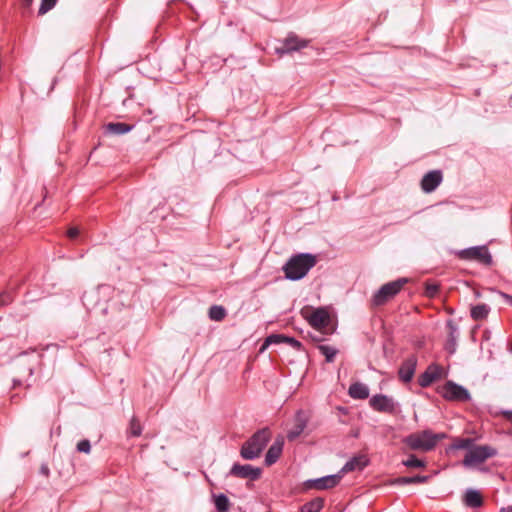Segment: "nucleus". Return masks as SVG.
Listing matches in <instances>:
<instances>
[{
    "mask_svg": "<svg viewBox=\"0 0 512 512\" xmlns=\"http://www.w3.org/2000/svg\"><path fill=\"white\" fill-rule=\"evenodd\" d=\"M463 504L466 507L472 508V509H478L482 507L484 500L481 492L474 488H468L466 489L464 495H463Z\"/></svg>",
    "mask_w": 512,
    "mask_h": 512,
    "instance_id": "a211bd4d",
    "label": "nucleus"
},
{
    "mask_svg": "<svg viewBox=\"0 0 512 512\" xmlns=\"http://www.w3.org/2000/svg\"><path fill=\"white\" fill-rule=\"evenodd\" d=\"M324 507V499L316 497L300 508V512H320Z\"/></svg>",
    "mask_w": 512,
    "mask_h": 512,
    "instance_id": "bb28decb",
    "label": "nucleus"
},
{
    "mask_svg": "<svg viewBox=\"0 0 512 512\" xmlns=\"http://www.w3.org/2000/svg\"><path fill=\"white\" fill-rule=\"evenodd\" d=\"M500 512H512V506L503 507Z\"/></svg>",
    "mask_w": 512,
    "mask_h": 512,
    "instance_id": "79ce46f5",
    "label": "nucleus"
},
{
    "mask_svg": "<svg viewBox=\"0 0 512 512\" xmlns=\"http://www.w3.org/2000/svg\"><path fill=\"white\" fill-rule=\"evenodd\" d=\"M133 129V125H129L123 122H110L105 126L106 133L114 135H123L130 132Z\"/></svg>",
    "mask_w": 512,
    "mask_h": 512,
    "instance_id": "4be33fe9",
    "label": "nucleus"
},
{
    "mask_svg": "<svg viewBox=\"0 0 512 512\" xmlns=\"http://www.w3.org/2000/svg\"><path fill=\"white\" fill-rule=\"evenodd\" d=\"M384 304V285L379 287L372 300V306L378 307Z\"/></svg>",
    "mask_w": 512,
    "mask_h": 512,
    "instance_id": "72a5a7b5",
    "label": "nucleus"
},
{
    "mask_svg": "<svg viewBox=\"0 0 512 512\" xmlns=\"http://www.w3.org/2000/svg\"><path fill=\"white\" fill-rule=\"evenodd\" d=\"M439 291V285L436 283H429L427 282L425 284V295L427 297L433 298Z\"/></svg>",
    "mask_w": 512,
    "mask_h": 512,
    "instance_id": "f704fd0d",
    "label": "nucleus"
},
{
    "mask_svg": "<svg viewBox=\"0 0 512 512\" xmlns=\"http://www.w3.org/2000/svg\"><path fill=\"white\" fill-rule=\"evenodd\" d=\"M446 326L449 330L447 340L445 343V350L450 355H453L456 352L457 349V340L459 337V330L458 326L453 320H448L446 323Z\"/></svg>",
    "mask_w": 512,
    "mask_h": 512,
    "instance_id": "4468645a",
    "label": "nucleus"
},
{
    "mask_svg": "<svg viewBox=\"0 0 512 512\" xmlns=\"http://www.w3.org/2000/svg\"><path fill=\"white\" fill-rule=\"evenodd\" d=\"M226 315V309L221 305H213L209 308L208 316L213 321H222Z\"/></svg>",
    "mask_w": 512,
    "mask_h": 512,
    "instance_id": "cd10ccee",
    "label": "nucleus"
},
{
    "mask_svg": "<svg viewBox=\"0 0 512 512\" xmlns=\"http://www.w3.org/2000/svg\"><path fill=\"white\" fill-rule=\"evenodd\" d=\"M79 229L76 227H72L67 231V235L70 239H75L79 235Z\"/></svg>",
    "mask_w": 512,
    "mask_h": 512,
    "instance_id": "58836bf2",
    "label": "nucleus"
},
{
    "mask_svg": "<svg viewBox=\"0 0 512 512\" xmlns=\"http://www.w3.org/2000/svg\"><path fill=\"white\" fill-rule=\"evenodd\" d=\"M409 282V278L401 277L395 281L386 283V300L394 297L400 292L405 284Z\"/></svg>",
    "mask_w": 512,
    "mask_h": 512,
    "instance_id": "412c9836",
    "label": "nucleus"
},
{
    "mask_svg": "<svg viewBox=\"0 0 512 512\" xmlns=\"http://www.w3.org/2000/svg\"><path fill=\"white\" fill-rule=\"evenodd\" d=\"M490 310L489 305L481 303L471 307L470 315L473 320L479 321L487 318Z\"/></svg>",
    "mask_w": 512,
    "mask_h": 512,
    "instance_id": "b1692460",
    "label": "nucleus"
},
{
    "mask_svg": "<svg viewBox=\"0 0 512 512\" xmlns=\"http://www.w3.org/2000/svg\"><path fill=\"white\" fill-rule=\"evenodd\" d=\"M40 472H41V474H43L44 476L47 477V476H49L50 470L47 465L43 464L40 468Z\"/></svg>",
    "mask_w": 512,
    "mask_h": 512,
    "instance_id": "a19ab883",
    "label": "nucleus"
},
{
    "mask_svg": "<svg viewBox=\"0 0 512 512\" xmlns=\"http://www.w3.org/2000/svg\"><path fill=\"white\" fill-rule=\"evenodd\" d=\"M318 350L320 353L325 356V360L328 363H331L334 361L335 356L338 353V350L335 347L329 346V345H319Z\"/></svg>",
    "mask_w": 512,
    "mask_h": 512,
    "instance_id": "c85d7f7f",
    "label": "nucleus"
},
{
    "mask_svg": "<svg viewBox=\"0 0 512 512\" xmlns=\"http://www.w3.org/2000/svg\"><path fill=\"white\" fill-rule=\"evenodd\" d=\"M214 505L218 512H228L230 510V500L229 498L223 494L213 495Z\"/></svg>",
    "mask_w": 512,
    "mask_h": 512,
    "instance_id": "a878e982",
    "label": "nucleus"
},
{
    "mask_svg": "<svg viewBox=\"0 0 512 512\" xmlns=\"http://www.w3.org/2000/svg\"><path fill=\"white\" fill-rule=\"evenodd\" d=\"M307 44L308 42L306 40H301L296 35H290L284 40L283 46L277 48L276 51L279 54L290 53L306 47Z\"/></svg>",
    "mask_w": 512,
    "mask_h": 512,
    "instance_id": "f3484780",
    "label": "nucleus"
},
{
    "mask_svg": "<svg viewBox=\"0 0 512 512\" xmlns=\"http://www.w3.org/2000/svg\"><path fill=\"white\" fill-rule=\"evenodd\" d=\"M341 481V474L327 475L321 478L309 479L304 482L306 490H328L336 487Z\"/></svg>",
    "mask_w": 512,
    "mask_h": 512,
    "instance_id": "6e6552de",
    "label": "nucleus"
},
{
    "mask_svg": "<svg viewBox=\"0 0 512 512\" xmlns=\"http://www.w3.org/2000/svg\"><path fill=\"white\" fill-rule=\"evenodd\" d=\"M77 450L79 452H83V453H86V454L90 453V451H91L90 441L87 440V439L79 441L78 444H77Z\"/></svg>",
    "mask_w": 512,
    "mask_h": 512,
    "instance_id": "c9c22d12",
    "label": "nucleus"
},
{
    "mask_svg": "<svg viewBox=\"0 0 512 512\" xmlns=\"http://www.w3.org/2000/svg\"><path fill=\"white\" fill-rule=\"evenodd\" d=\"M285 343L293 347L295 350H300L302 344L300 341L293 337L285 336L283 334H272L265 339L262 347L260 348V352H263L269 345L271 344H280Z\"/></svg>",
    "mask_w": 512,
    "mask_h": 512,
    "instance_id": "f8f14e48",
    "label": "nucleus"
},
{
    "mask_svg": "<svg viewBox=\"0 0 512 512\" xmlns=\"http://www.w3.org/2000/svg\"><path fill=\"white\" fill-rule=\"evenodd\" d=\"M261 472L260 468H255L249 464H234L230 470L231 475L250 480H257L261 476Z\"/></svg>",
    "mask_w": 512,
    "mask_h": 512,
    "instance_id": "9b49d317",
    "label": "nucleus"
},
{
    "mask_svg": "<svg viewBox=\"0 0 512 512\" xmlns=\"http://www.w3.org/2000/svg\"><path fill=\"white\" fill-rule=\"evenodd\" d=\"M441 368L436 364H430L428 368L419 375L418 384L422 388L429 387L436 379L440 377Z\"/></svg>",
    "mask_w": 512,
    "mask_h": 512,
    "instance_id": "2eb2a0df",
    "label": "nucleus"
},
{
    "mask_svg": "<svg viewBox=\"0 0 512 512\" xmlns=\"http://www.w3.org/2000/svg\"><path fill=\"white\" fill-rule=\"evenodd\" d=\"M57 0H41V5L38 10L39 15L46 14L56 5Z\"/></svg>",
    "mask_w": 512,
    "mask_h": 512,
    "instance_id": "2f4dec72",
    "label": "nucleus"
},
{
    "mask_svg": "<svg viewBox=\"0 0 512 512\" xmlns=\"http://www.w3.org/2000/svg\"><path fill=\"white\" fill-rule=\"evenodd\" d=\"M479 470H480L481 472H487V471H488V469H487V468H484V467L479 468Z\"/></svg>",
    "mask_w": 512,
    "mask_h": 512,
    "instance_id": "c03bdc74",
    "label": "nucleus"
},
{
    "mask_svg": "<svg viewBox=\"0 0 512 512\" xmlns=\"http://www.w3.org/2000/svg\"><path fill=\"white\" fill-rule=\"evenodd\" d=\"M307 426V417L304 412L298 411L295 417V424L293 428L288 432L287 438L290 441L295 440L299 437Z\"/></svg>",
    "mask_w": 512,
    "mask_h": 512,
    "instance_id": "aec40b11",
    "label": "nucleus"
},
{
    "mask_svg": "<svg viewBox=\"0 0 512 512\" xmlns=\"http://www.w3.org/2000/svg\"><path fill=\"white\" fill-rule=\"evenodd\" d=\"M284 446V438L282 436H278L273 444L269 447L266 455H265V465L271 466L275 464L280 458Z\"/></svg>",
    "mask_w": 512,
    "mask_h": 512,
    "instance_id": "ddd939ff",
    "label": "nucleus"
},
{
    "mask_svg": "<svg viewBox=\"0 0 512 512\" xmlns=\"http://www.w3.org/2000/svg\"><path fill=\"white\" fill-rule=\"evenodd\" d=\"M401 463L409 469H423L427 466L426 461L417 457L415 454H409Z\"/></svg>",
    "mask_w": 512,
    "mask_h": 512,
    "instance_id": "393cba45",
    "label": "nucleus"
},
{
    "mask_svg": "<svg viewBox=\"0 0 512 512\" xmlns=\"http://www.w3.org/2000/svg\"><path fill=\"white\" fill-rule=\"evenodd\" d=\"M316 264V257L309 253H301L292 256L284 265L285 276L289 280H300L306 276Z\"/></svg>",
    "mask_w": 512,
    "mask_h": 512,
    "instance_id": "f03ea898",
    "label": "nucleus"
},
{
    "mask_svg": "<svg viewBox=\"0 0 512 512\" xmlns=\"http://www.w3.org/2000/svg\"><path fill=\"white\" fill-rule=\"evenodd\" d=\"M270 439L271 431L269 428L266 427L258 430L243 443L240 450L241 457L245 460H254L258 458Z\"/></svg>",
    "mask_w": 512,
    "mask_h": 512,
    "instance_id": "7ed1b4c3",
    "label": "nucleus"
},
{
    "mask_svg": "<svg viewBox=\"0 0 512 512\" xmlns=\"http://www.w3.org/2000/svg\"><path fill=\"white\" fill-rule=\"evenodd\" d=\"M142 433V427L136 417H133L130 421V434L134 437L140 436Z\"/></svg>",
    "mask_w": 512,
    "mask_h": 512,
    "instance_id": "7c9ffc66",
    "label": "nucleus"
},
{
    "mask_svg": "<svg viewBox=\"0 0 512 512\" xmlns=\"http://www.w3.org/2000/svg\"><path fill=\"white\" fill-rule=\"evenodd\" d=\"M431 476L428 475H415V476H401L397 477L389 482L386 481L387 485L403 486L409 484H424L430 480Z\"/></svg>",
    "mask_w": 512,
    "mask_h": 512,
    "instance_id": "6ab92c4d",
    "label": "nucleus"
},
{
    "mask_svg": "<svg viewBox=\"0 0 512 512\" xmlns=\"http://www.w3.org/2000/svg\"><path fill=\"white\" fill-rule=\"evenodd\" d=\"M368 465V459L364 455H358L348 460L345 465L341 468L338 474H341V478L345 473L353 471H362Z\"/></svg>",
    "mask_w": 512,
    "mask_h": 512,
    "instance_id": "dca6fc26",
    "label": "nucleus"
},
{
    "mask_svg": "<svg viewBox=\"0 0 512 512\" xmlns=\"http://www.w3.org/2000/svg\"><path fill=\"white\" fill-rule=\"evenodd\" d=\"M348 393L354 399H366L369 396V389L365 384L356 382L351 384Z\"/></svg>",
    "mask_w": 512,
    "mask_h": 512,
    "instance_id": "5701e85b",
    "label": "nucleus"
},
{
    "mask_svg": "<svg viewBox=\"0 0 512 512\" xmlns=\"http://www.w3.org/2000/svg\"><path fill=\"white\" fill-rule=\"evenodd\" d=\"M398 411V404L388 396H386V413H396Z\"/></svg>",
    "mask_w": 512,
    "mask_h": 512,
    "instance_id": "e433bc0d",
    "label": "nucleus"
},
{
    "mask_svg": "<svg viewBox=\"0 0 512 512\" xmlns=\"http://www.w3.org/2000/svg\"><path fill=\"white\" fill-rule=\"evenodd\" d=\"M418 359L416 355L408 356L400 365L398 369V377L400 381L403 383H409L412 381L416 367H417Z\"/></svg>",
    "mask_w": 512,
    "mask_h": 512,
    "instance_id": "1a4fd4ad",
    "label": "nucleus"
},
{
    "mask_svg": "<svg viewBox=\"0 0 512 512\" xmlns=\"http://www.w3.org/2000/svg\"><path fill=\"white\" fill-rule=\"evenodd\" d=\"M474 445V440L471 438H459L454 441L451 448L455 450L465 449L469 451Z\"/></svg>",
    "mask_w": 512,
    "mask_h": 512,
    "instance_id": "c756f323",
    "label": "nucleus"
},
{
    "mask_svg": "<svg viewBox=\"0 0 512 512\" xmlns=\"http://www.w3.org/2000/svg\"><path fill=\"white\" fill-rule=\"evenodd\" d=\"M499 295L508 303L510 306H512V295H509L505 292L499 291Z\"/></svg>",
    "mask_w": 512,
    "mask_h": 512,
    "instance_id": "ea45409f",
    "label": "nucleus"
},
{
    "mask_svg": "<svg viewBox=\"0 0 512 512\" xmlns=\"http://www.w3.org/2000/svg\"><path fill=\"white\" fill-rule=\"evenodd\" d=\"M13 301L12 295L8 292H4L0 295V305L5 306Z\"/></svg>",
    "mask_w": 512,
    "mask_h": 512,
    "instance_id": "4c0bfd02",
    "label": "nucleus"
},
{
    "mask_svg": "<svg viewBox=\"0 0 512 512\" xmlns=\"http://www.w3.org/2000/svg\"><path fill=\"white\" fill-rule=\"evenodd\" d=\"M497 455V450L490 445H473L469 451L466 452L462 461L463 466L466 468H473L477 464L483 463L488 458Z\"/></svg>",
    "mask_w": 512,
    "mask_h": 512,
    "instance_id": "20e7f679",
    "label": "nucleus"
},
{
    "mask_svg": "<svg viewBox=\"0 0 512 512\" xmlns=\"http://www.w3.org/2000/svg\"><path fill=\"white\" fill-rule=\"evenodd\" d=\"M370 405L377 411H384V395H376L370 400Z\"/></svg>",
    "mask_w": 512,
    "mask_h": 512,
    "instance_id": "473e14b6",
    "label": "nucleus"
},
{
    "mask_svg": "<svg viewBox=\"0 0 512 512\" xmlns=\"http://www.w3.org/2000/svg\"><path fill=\"white\" fill-rule=\"evenodd\" d=\"M444 438H446L445 433H434L431 429H425L405 436L402 443L410 450L429 452Z\"/></svg>",
    "mask_w": 512,
    "mask_h": 512,
    "instance_id": "f257e3e1",
    "label": "nucleus"
},
{
    "mask_svg": "<svg viewBox=\"0 0 512 512\" xmlns=\"http://www.w3.org/2000/svg\"><path fill=\"white\" fill-rule=\"evenodd\" d=\"M455 255L461 260L476 261L486 266H490L493 263L492 255L485 245L457 250Z\"/></svg>",
    "mask_w": 512,
    "mask_h": 512,
    "instance_id": "39448f33",
    "label": "nucleus"
},
{
    "mask_svg": "<svg viewBox=\"0 0 512 512\" xmlns=\"http://www.w3.org/2000/svg\"><path fill=\"white\" fill-rule=\"evenodd\" d=\"M301 314L313 328L319 331H325L329 326L330 316L323 307L314 309L311 312L309 307H305L301 310Z\"/></svg>",
    "mask_w": 512,
    "mask_h": 512,
    "instance_id": "423d86ee",
    "label": "nucleus"
},
{
    "mask_svg": "<svg viewBox=\"0 0 512 512\" xmlns=\"http://www.w3.org/2000/svg\"><path fill=\"white\" fill-rule=\"evenodd\" d=\"M23 1V5L25 7H30V5L32 4L33 0H22Z\"/></svg>",
    "mask_w": 512,
    "mask_h": 512,
    "instance_id": "37998d69",
    "label": "nucleus"
},
{
    "mask_svg": "<svg viewBox=\"0 0 512 512\" xmlns=\"http://www.w3.org/2000/svg\"><path fill=\"white\" fill-rule=\"evenodd\" d=\"M443 181V173L441 170H431L427 172L421 179V189L425 193H431L437 189V187Z\"/></svg>",
    "mask_w": 512,
    "mask_h": 512,
    "instance_id": "9d476101",
    "label": "nucleus"
},
{
    "mask_svg": "<svg viewBox=\"0 0 512 512\" xmlns=\"http://www.w3.org/2000/svg\"><path fill=\"white\" fill-rule=\"evenodd\" d=\"M440 393L443 398L449 401L467 402L471 400V394L468 389L451 380L444 384Z\"/></svg>",
    "mask_w": 512,
    "mask_h": 512,
    "instance_id": "0eeeda50",
    "label": "nucleus"
}]
</instances>
